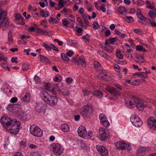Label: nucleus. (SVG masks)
<instances>
[{
    "label": "nucleus",
    "mask_w": 156,
    "mask_h": 156,
    "mask_svg": "<svg viewBox=\"0 0 156 156\" xmlns=\"http://www.w3.org/2000/svg\"><path fill=\"white\" fill-rule=\"evenodd\" d=\"M30 99V94L28 93H26L23 98V101L25 102H28L29 101Z\"/></svg>",
    "instance_id": "c85d7f7f"
},
{
    "label": "nucleus",
    "mask_w": 156,
    "mask_h": 156,
    "mask_svg": "<svg viewBox=\"0 0 156 156\" xmlns=\"http://www.w3.org/2000/svg\"><path fill=\"white\" fill-rule=\"evenodd\" d=\"M154 9L148 12V16L151 18L156 16V9L155 8Z\"/></svg>",
    "instance_id": "a878e982"
},
{
    "label": "nucleus",
    "mask_w": 156,
    "mask_h": 156,
    "mask_svg": "<svg viewBox=\"0 0 156 156\" xmlns=\"http://www.w3.org/2000/svg\"><path fill=\"white\" fill-rule=\"evenodd\" d=\"M130 121L133 125L136 127H140L143 124L142 121L138 116L135 114H133L130 117Z\"/></svg>",
    "instance_id": "423d86ee"
},
{
    "label": "nucleus",
    "mask_w": 156,
    "mask_h": 156,
    "mask_svg": "<svg viewBox=\"0 0 156 156\" xmlns=\"http://www.w3.org/2000/svg\"><path fill=\"white\" fill-rule=\"evenodd\" d=\"M51 49H52L53 50L57 51H58V50L57 48L55 47L54 45L52 44H51Z\"/></svg>",
    "instance_id": "69168bd1"
},
{
    "label": "nucleus",
    "mask_w": 156,
    "mask_h": 156,
    "mask_svg": "<svg viewBox=\"0 0 156 156\" xmlns=\"http://www.w3.org/2000/svg\"><path fill=\"white\" fill-rule=\"evenodd\" d=\"M61 56L62 60L65 61L67 62L69 60V58L66 54L62 53Z\"/></svg>",
    "instance_id": "f704fd0d"
},
{
    "label": "nucleus",
    "mask_w": 156,
    "mask_h": 156,
    "mask_svg": "<svg viewBox=\"0 0 156 156\" xmlns=\"http://www.w3.org/2000/svg\"><path fill=\"white\" fill-rule=\"evenodd\" d=\"M134 74L137 76L139 78H141V80L144 82L145 81V80L144 79L147 78L148 76L146 74H144V72L136 73H135Z\"/></svg>",
    "instance_id": "6ab92c4d"
},
{
    "label": "nucleus",
    "mask_w": 156,
    "mask_h": 156,
    "mask_svg": "<svg viewBox=\"0 0 156 156\" xmlns=\"http://www.w3.org/2000/svg\"><path fill=\"white\" fill-rule=\"evenodd\" d=\"M62 24L64 26L66 27L68 24V21L66 19H63L62 20Z\"/></svg>",
    "instance_id": "bf43d9fd"
},
{
    "label": "nucleus",
    "mask_w": 156,
    "mask_h": 156,
    "mask_svg": "<svg viewBox=\"0 0 156 156\" xmlns=\"http://www.w3.org/2000/svg\"><path fill=\"white\" fill-rule=\"evenodd\" d=\"M68 57H71L73 54V51L72 50H69L66 53Z\"/></svg>",
    "instance_id": "603ef678"
},
{
    "label": "nucleus",
    "mask_w": 156,
    "mask_h": 156,
    "mask_svg": "<svg viewBox=\"0 0 156 156\" xmlns=\"http://www.w3.org/2000/svg\"><path fill=\"white\" fill-rule=\"evenodd\" d=\"M73 80V79L70 77H67L66 80V82L69 84L71 83Z\"/></svg>",
    "instance_id": "052dcab7"
},
{
    "label": "nucleus",
    "mask_w": 156,
    "mask_h": 156,
    "mask_svg": "<svg viewBox=\"0 0 156 156\" xmlns=\"http://www.w3.org/2000/svg\"><path fill=\"white\" fill-rule=\"evenodd\" d=\"M116 55L117 57L120 59H122L123 56L122 55L120 52H118L116 54Z\"/></svg>",
    "instance_id": "680f3d73"
},
{
    "label": "nucleus",
    "mask_w": 156,
    "mask_h": 156,
    "mask_svg": "<svg viewBox=\"0 0 156 156\" xmlns=\"http://www.w3.org/2000/svg\"><path fill=\"white\" fill-rule=\"evenodd\" d=\"M62 78L61 76L57 75L55 77L54 79V80L55 82H59L61 81Z\"/></svg>",
    "instance_id": "49530a36"
},
{
    "label": "nucleus",
    "mask_w": 156,
    "mask_h": 156,
    "mask_svg": "<svg viewBox=\"0 0 156 156\" xmlns=\"http://www.w3.org/2000/svg\"><path fill=\"white\" fill-rule=\"evenodd\" d=\"M136 50L138 51H142L143 49V47L141 45H138L136 46Z\"/></svg>",
    "instance_id": "338daca9"
},
{
    "label": "nucleus",
    "mask_w": 156,
    "mask_h": 156,
    "mask_svg": "<svg viewBox=\"0 0 156 156\" xmlns=\"http://www.w3.org/2000/svg\"><path fill=\"white\" fill-rule=\"evenodd\" d=\"M136 15L139 19L144 17L141 11L139 9H137V13Z\"/></svg>",
    "instance_id": "ea45409f"
},
{
    "label": "nucleus",
    "mask_w": 156,
    "mask_h": 156,
    "mask_svg": "<svg viewBox=\"0 0 156 156\" xmlns=\"http://www.w3.org/2000/svg\"><path fill=\"white\" fill-rule=\"evenodd\" d=\"M135 107L140 111L143 110L144 107L143 102L138 97H136Z\"/></svg>",
    "instance_id": "4468645a"
},
{
    "label": "nucleus",
    "mask_w": 156,
    "mask_h": 156,
    "mask_svg": "<svg viewBox=\"0 0 156 156\" xmlns=\"http://www.w3.org/2000/svg\"><path fill=\"white\" fill-rule=\"evenodd\" d=\"M98 136L101 140L105 141L108 138V134L106 133L105 130L104 128L100 127L99 129L98 134Z\"/></svg>",
    "instance_id": "6e6552de"
},
{
    "label": "nucleus",
    "mask_w": 156,
    "mask_h": 156,
    "mask_svg": "<svg viewBox=\"0 0 156 156\" xmlns=\"http://www.w3.org/2000/svg\"><path fill=\"white\" fill-rule=\"evenodd\" d=\"M60 92L64 95H68L69 93V92L66 89H62L60 90Z\"/></svg>",
    "instance_id": "58836bf2"
},
{
    "label": "nucleus",
    "mask_w": 156,
    "mask_h": 156,
    "mask_svg": "<svg viewBox=\"0 0 156 156\" xmlns=\"http://www.w3.org/2000/svg\"><path fill=\"white\" fill-rule=\"evenodd\" d=\"M36 32L38 34H43L44 35H47L49 33V32L46 31V30H42L40 28L37 29Z\"/></svg>",
    "instance_id": "cd10ccee"
},
{
    "label": "nucleus",
    "mask_w": 156,
    "mask_h": 156,
    "mask_svg": "<svg viewBox=\"0 0 156 156\" xmlns=\"http://www.w3.org/2000/svg\"><path fill=\"white\" fill-rule=\"evenodd\" d=\"M146 20V18L144 16L142 18L139 19L138 22L144 24H145Z\"/></svg>",
    "instance_id": "8fccbe9b"
},
{
    "label": "nucleus",
    "mask_w": 156,
    "mask_h": 156,
    "mask_svg": "<svg viewBox=\"0 0 156 156\" xmlns=\"http://www.w3.org/2000/svg\"><path fill=\"white\" fill-rule=\"evenodd\" d=\"M134 31L135 32V33L136 34L141 35L142 34L141 31L140 30L138 29H135L134 30Z\"/></svg>",
    "instance_id": "e2e57ef3"
},
{
    "label": "nucleus",
    "mask_w": 156,
    "mask_h": 156,
    "mask_svg": "<svg viewBox=\"0 0 156 156\" xmlns=\"http://www.w3.org/2000/svg\"><path fill=\"white\" fill-rule=\"evenodd\" d=\"M148 126L153 130H156V120L153 118H150L147 121Z\"/></svg>",
    "instance_id": "f8f14e48"
},
{
    "label": "nucleus",
    "mask_w": 156,
    "mask_h": 156,
    "mask_svg": "<svg viewBox=\"0 0 156 156\" xmlns=\"http://www.w3.org/2000/svg\"><path fill=\"white\" fill-rule=\"evenodd\" d=\"M72 60L75 61L76 64L78 65L80 64L79 60L76 57H73Z\"/></svg>",
    "instance_id": "0e129e2a"
},
{
    "label": "nucleus",
    "mask_w": 156,
    "mask_h": 156,
    "mask_svg": "<svg viewBox=\"0 0 156 156\" xmlns=\"http://www.w3.org/2000/svg\"><path fill=\"white\" fill-rule=\"evenodd\" d=\"M7 13L0 9V29L2 27L3 30H5L8 28L9 22L6 17Z\"/></svg>",
    "instance_id": "f03ea898"
},
{
    "label": "nucleus",
    "mask_w": 156,
    "mask_h": 156,
    "mask_svg": "<svg viewBox=\"0 0 156 156\" xmlns=\"http://www.w3.org/2000/svg\"><path fill=\"white\" fill-rule=\"evenodd\" d=\"M44 87L49 90H51V88L52 87V85L50 83H46L44 85Z\"/></svg>",
    "instance_id": "79ce46f5"
},
{
    "label": "nucleus",
    "mask_w": 156,
    "mask_h": 156,
    "mask_svg": "<svg viewBox=\"0 0 156 156\" xmlns=\"http://www.w3.org/2000/svg\"><path fill=\"white\" fill-rule=\"evenodd\" d=\"M93 111V108L90 105H84L83 109L81 111L80 115L83 118L86 119L92 115Z\"/></svg>",
    "instance_id": "7ed1b4c3"
},
{
    "label": "nucleus",
    "mask_w": 156,
    "mask_h": 156,
    "mask_svg": "<svg viewBox=\"0 0 156 156\" xmlns=\"http://www.w3.org/2000/svg\"><path fill=\"white\" fill-rule=\"evenodd\" d=\"M126 144L124 142L122 141H119L116 144V147L119 149L123 150L126 148Z\"/></svg>",
    "instance_id": "a211bd4d"
},
{
    "label": "nucleus",
    "mask_w": 156,
    "mask_h": 156,
    "mask_svg": "<svg viewBox=\"0 0 156 156\" xmlns=\"http://www.w3.org/2000/svg\"><path fill=\"white\" fill-rule=\"evenodd\" d=\"M30 66L29 65L23 64L22 66V70L24 71L27 70L29 68Z\"/></svg>",
    "instance_id": "09e8293b"
},
{
    "label": "nucleus",
    "mask_w": 156,
    "mask_h": 156,
    "mask_svg": "<svg viewBox=\"0 0 156 156\" xmlns=\"http://www.w3.org/2000/svg\"><path fill=\"white\" fill-rule=\"evenodd\" d=\"M38 59L42 62H45L46 64L50 62V60L49 59L47 58L46 57L41 55H39Z\"/></svg>",
    "instance_id": "aec40b11"
},
{
    "label": "nucleus",
    "mask_w": 156,
    "mask_h": 156,
    "mask_svg": "<svg viewBox=\"0 0 156 156\" xmlns=\"http://www.w3.org/2000/svg\"><path fill=\"white\" fill-rule=\"evenodd\" d=\"M78 144L80 145L83 149H87V145L83 141L81 140H77Z\"/></svg>",
    "instance_id": "393cba45"
},
{
    "label": "nucleus",
    "mask_w": 156,
    "mask_h": 156,
    "mask_svg": "<svg viewBox=\"0 0 156 156\" xmlns=\"http://www.w3.org/2000/svg\"><path fill=\"white\" fill-rule=\"evenodd\" d=\"M140 82L139 79H137L132 81L131 84L138 86L140 84Z\"/></svg>",
    "instance_id": "a19ab883"
},
{
    "label": "nucleus",
    "mask_w": 156,
    "mask_h": 156,
    "mask_svg": "<svg viewBox=\"0 0 156 156\" xmlns=\"http://www.w3.org/2000/svg\"><path fill=\"white\" fill-rule=\"evenodd\" d=\"M125 20L128 23L132 22L133 21V19L132 16H126L125 18Z\"/></svg>",
    "instance_id": "a18cd8bd"
},
{
    "label": "nucleus",
    "mask_w": 156,
    "mask_h": 156,
    "mask_svg": "<svg viewBox=\"0 0 156 156\" xmlns=\"http://www.w3.org/2000/svg\"><path fill=\"white\" fill-rule=\"evenodd\" d=\"M67 15L69 16L68 17L69 19L71 21L74 22L75 21V19L74 17L72 15H69L68 14H67Z\"/></svg>",
    "instance_id": "5fc2aeb1"
},
{
    "label": "nucleus",
    "mask_w": 156,
    "mask_h": 156,
    "mask_svg": "<svg viewBox=\"0 0 156 156\" xmlns=\"http://www.w3.org/2000/svg\"><path fill=\"white\" fill-rule=\"evenodd\" d=\"M78 60H79L80 64H81L83 66L85 67L86 64L84 57L83 55L80 56Z\"/></svg>",
    "instance_id": "bb28decb"
},
{
    "label": "nucleus",
    "mask_w": 156,
    "mask_h": 156,
    "mask_svg": "<svg viewBox=\"0 0 156 156\" xmlns=\"http://www.w3.org/2000/svg\"><path fill=\"white\" fill-rule=\"evenodd\" d=\"M94 29H97L99 26L98 23V22H94L92 25Z\"/></svg>",
    "instance_id": "3c124183"
},
{
    "label": "nucleus",
    "mask_w": 156,
    "mask_h": 156,
    "mask_svg": "<svg viewBox=\"0 0 156 156\" xmlns=\"http://www.w3.org/2000/svg\"><path fill=\"white\" fill-rule=\"evenodd\" d=\"M1 66L4 69L7 68L8 71H10V69L9 67H8L7 62L6 61H4V62L1 64Z\"/></svg>",
    "instance_id": "4c0bfd02"
},
{
    "label": "nucleus",
    "mask_w": 156,
    "mask_h": 156,
    "mask_svg": "<svg viewBox=\"0 0 156 156\" xmlns=\"http://www.w3.org/2000/svg\"><path fill=\"white\" fill-rule=\"evenodd\" d=\"M16 105H10V104H9L7 107H6V109L8 110L9 111H12L13 109V108L14 107L16 106Z\"/></svg>",
    "instance_id": "c03bdc74"
},
{
    "label": "nucleus",
    "mask_w": 156,
    "mask_h": 156,
    "mask_svg": "<svg viewBox=\"0 0 156 156\" xmlns=\"http://www.w3.org/2000/svg\"><path fill=\"white\" fill-rule=\"evenodd\" d=\"M69 42L70 44L72 45H76L77 44V42L76 41L74 40L70 39L69 40Z\"/></svg>",
    "instance_id": "6e6d98bb"
},
{
    "label": "nucleus",
    "mask_w": 156,
    "mask_h": 156,
    "mask_svg": "<svg viewBox=\"0 0 156 156\" xmlns=\"http://www.w3.org/2000/svg\"><path fill=\"white\" fill-rule=\"evenodd\" d=\"M99 119L101 124L105 127H108L110 125V123L108 120L107 117L105 114H100L99 115Z\"/></svg>",
    "instance_id": "9d476101"
},
{
    "label": "nucleus",
    "mask_w": 156,
    "mask_h": 156,
    "mask_svg": "<svg viewBox=\"0 0 156 156\" xmlns=\"http://www.w3.org/2000/svg\"><path fill=\"white\" fill-rule=\"evenodd\" d=\"M3 126L12 134L16 135L19 131L21 122L19 121H13L10 118L3 116L0 119Z\"/></svg>",
    "instance_id": "f257e3e1"
},
{
    "label": "nucleus",
    "mask_w": 156,
    "mask_h": 156,
    "mask_svg": "<svg viewBox=\"0 0 156 156\" xmlns=\"http://www.w3.org/2000/svg\"><path fill=\"white\" fill-rule=\"evenodd\" d=\"M18 116L20 119L23 121H25L27 119V115L22 111H18L17 112Z\"/></svg>",
    "instance_id": "f3484780"
},
{
    "label": "nucleus",
    "mask_w": 156,
    "mask_h": 156,
    "mask_svg": "<svg viewBox=\"0 0 156 156\" xmlns=\"http://www.w3.org/2000/svg\"><path fill=\"white\" fill-rule=\"evenodd\" d=\"M15 18L17 20H20L21 22H16V23L19 25H24L25 23L23 22V18L21 17V16L20 14L17 15L15 16Z\"/></svg>",
    "instance_id": "4be33fe9"
},
{
    "label": "nucleus",
    "mask_w": 156,
    "mask_h": 156,
    "mask_svg": "<svg viewBox=\"0 0 156 156\" xmlns=\"http://www.w3.org/2000/svg\"><path fill=\"white\" fill-rule=\"evenodd\" d=\"M77 132L79 135L86 139H90L91 138V133H88L84 126H81L78 129Z\"/></svg>",
    "instance_id": "20e7f679"
},
{
    "label": "nucleus",
    "mask_w": 156,
    "mask_h": 156,
    "mask_svg": "<svg viewBox=\"0 0 156 156\" xmlns=\"http://www.w3.org/2000/svg\"><path fill=\"white\" fill-rule=\"evenodd\" d=\"M82 39H85L88 41H90V35L87 34L85 36H82Z\"/></svg>",
    "instance_id": "864d4df0"
},
{
    "label": "nucleus",
    "mask_w": 156,
    "mask_h": 156,
    "mask_svg": "<svg viewBox=\"0 0 156 156\" xmlns=\"http://www.w3.org/2000/svg\"><path fill=\"white\" fill-rule=\"evenodd\" d=\"M43 105L41 103H39L37 104L35 108L36 111L39 112H41L43 110Z\"/></svg>",
    "instance_id": "b1692460"
},
{
    "label": "nucleus",
    "mask_w": 156,
    "mask_h": 156,
    "mask_svg": "<svg viewBox=\"0 0 156 156\" xmlns=\"http://www.w3.org/2000/svg\"><path fill=\"white\" fill-rule=\"evenodd\" d=\"M93 94L95 96L101 97L102 96L103 93L100 90H96L94 91Z\"/></svg>",
    "instance_id": "72a5a7b5"
},
{
    "label": "nucleus",
    "mask_w": 156,
    "mask_h": 156,
    "mask_svg": "<svg viewBox=\"0 0 156 156\" xmlns=\"http://www.w3.org/2000/svg\"><path fill=\"white\" fill-rule=\"evenodd\" d=\"M7 58L5 57L2 54H0V60L5 61L7 60Z\"/></svg>",
    "instance_id": "13d9d810"
},
{
    "label": "nucleus",
    "mask_w": 156,
    "mask_h": 156,
    "mask_svg": "<svg viewBox=\"0 0 156 156\" xmlns=\"http://www.w3.org/2000/svg\"><path fill=\"white\" fill-rule=\"evenodd\" d=\"M97 149L101 156H108V152L106 148L103 146H97Z\"/></svg>",
    "instance_id": "9b49d317"
},
{
    "label": "nucleus",
    "mask_w": 156,
    "mask_h": 156,
    "mask_svg": "<svg viewBox=\"0 0 156 156\" xmlns=\"http://www.w3.org/2000/svg\"><path fill=\"white\" fill-rule=\"evenodd\" d=\"M94 65L95 68L98 69L100 70H102V68L101 64L97 61H94Z\"/></svg>",
    "instance_id": "c756f323"
},
{
    "label": "nucleus",
    "mask_w": 156,
    "mask_h": 156,
    "mask_svg": "<svg viewBox=\"0 0 156 156\" xmlns=\"http://www.w3.org/2000/svg\"><path fill=\"white\" fill-rule=\"evenodd\" d=\"M146 4L147 5V7L151 9H152L154 8L151 5V3L149 1H146Z\"/></svg>",
    "instance_id": "de8ad7c7"
},
{
    "label": "nucleus",
    "mask_w": 156,
    "mask_h": 156,
    "mask_svg": "<svg viewBox=\"0 0 156 156\" xmlns=\"http://www.w3.org/2000/svg\"><path fill=\"white\" fill-rule=\"evenodd\" d=\"M30 132L32 134L37 137H41L43 135L42 131L37 126H31Z\"/></svg>",
    "instance_id": "39448f33"
},
{
    "label": "nucleus",
    "mask_w": 156,
    "mask_h": 156,
    "mask_svg": "<svg viewBox=\"0 0 156 156\" xmlns=\"http://www.w3.org/2000/svg\"><path fill=\"white\" fill-rule=\"evenodd\" d=\"M102 77L103 79L105 80L109 81L112 80L111 77L108 76L106 73L103 74Z\"/></svg>",
    "instance_id": "e433bc0d"
},
{
    "label": "nucleus",
    "mask_w": 156,
    "mask_h": 156,
    "mask_svg": "<svg viewBox=\"0 0 156 156\" xmlns=\"http://www.w3.org/2000/svg\"><path fill=\"white\" fill-rule=\"evenodd\" d=\"M131 97L132 99L125 101V104L129 108H133L135 107L136 97L133 95H132Z\"/></svg>",
    "instance_id": "1a4fd4ad"
},
{
    "label": "nucleus",
    "mask_w": 156,
    "mask_h": 156,
    "mask_svg": "<svg viewBox=\"0 0 156 156\" xmlns=\"http://www.w3.org/2000/svg\"><path fill=\"white\" fill-rule=\"evenodd\" d=\"M118 11L121 14H125L126 13L125 8L122 6H120L118 9Z\"/></svg>",
    "instance_id": "473e14b6"
},
{
    "label": "nucleus",
    "mask_w": 156,
    "mask_h": 156,
    "mask_svg": "<svg viewBox=\"0 0 156 156\" xmlns=\"http://www.w3.org/2000/svg\"><path fill=\"white\" fill-rule=\"evenodd\" d=\"M17 100L18 98H17L14 97L11 98L10 101L12 103H15L17 101Z\"/></svg>",
    "instance_id": "774afa93"
},
{
    "label": "nucleus",
    "mask_w": 156,
    "mask_h": 156,
    "mask_svg": "<svg viewBox=\"0 0 156 156\" xmlns=\"http://www.w3.org/2000/svg\"><path fill=\"white\" fill-rule=\"evenodd\" d=\"M134 60L137 62L141 63L144 62V59L143 57L140 55H136L134 58Z\"/></svg>",
    "instance_id": "5701e85b"
},
{
    "label": "nucleus",
    "mask_w": 156,
    "mask_h": 156,
    "mask_svg": "<svg viewBox=\"0 0 156 156\" xmlns=\"http://www.w3.org/2000/svg\"><path fill=\"white\" fill-rule=\"evenodd\" d=\"M50 95L47 91H43L41 92V97L43 100L47 103L48 102V100L51 97Z\"/></svg>",
    "instance_id": "dca6fc26"
},
{
    "label": "nucleus",
    "mask_w": 156,
    "mask_h": 156,
    "mask_svg": "<svg viewBox=\"0 0 156 156\" xmlns=\"http://www.w3.org/2000/svg\"><path fill=\"white\" fill-rule=\"evenodd\" d=\"M62 130L64 132H68L69 131V127L67 124H63L61 126Z\"/></svg>",
    "instance_id": "2f4dec72"
},
{
    "label": "nucleus",
    "mask_w": 156,
    "mask_h": 156,
    "mask_svg": "<svg viewBox=\"0 0 156 156\" xmlns=\"http://www.w3.org/2000/svg\"><path fill=\"white\" fill-rule=\"evenodd\" d=\"M66 3V2L63 0H58V5L59 7L61 8L63 7Z\"/></svg>",
    "instance_id": "37998d69"
},
{
    "label": "nucleus",
    "mask_w": 156,
    "mask_h": 156,
    "mask_svg": "<svg viewBox=\"0 0 156 156\" xmlns=\"http://www.w3.org/2000/svg\"><path fill=\"white\" fill-rule=\"evenodd\" d=\"M106 90L109 93L115 96H119L120 94L119 90H116L115 88L113 87H107L106 88Z\"/></svg>",
    "instance_id": "ddd939ff"
},
{
    "label": "nucleus",
    "mask_w": 156,
    "mask_h": 156,
    "mask_svg": "<svg viewBox=\"0 0 156 156\" xmlns=\"http://www.w3.org/2000/svg\"><path fill=\"white\" fill-rule=\"evenodd\" d=\"M146 152V149L144 148L139 149L137 151V156H144Z\"/></svg>",
    "instance_id": "412c9836"
},
{
    "label": "nucleus",
    "mask_w": 156,
    "mask_h": 156,
    "mask_svg": "<svg viewBox=\"0 0 156 156\" xmlns=\"http://www.w3.org/2000/svg\"><path fill=\"white\" fill-rule=\"evenodd\" d=\"M48 102H47V103L51 106L56 105L58 102V99L56 96H51L48 100Z\"/></svg>",
    "instance_id": "2eb2a0df"
},
{
    "label": "nucleus",
    "mask_w": 156,
    "mask_h": 156,
    "mask_svg": "<svg viewBox=\"0 0 156 156\" xmlns=\"http://www.w3.org/2000/svg\"><path fill=\"white\" fill-rule=\"evenodd\" d=\"M59 19L57 18V19L53 18L52 17H50L49 18L48 21L50 23H58Z\"/></svg>",
    "instance_id": "c9c22d12"
},
{
    "label": "nucleus",
    "mask_w": 156,
    "mask_h": 156,
    "mask_svg": "<svg viewBox=\"0 0 156 156\" xmlns=\"http://www.w3.org/2000/svg\"><path fill=\"white\" fill-rule=\"evenodd\" d=\"M40 14L43 17H46L49 16V12L47 11L41 10L40 12Z\"/></svg>",
    "instance_id": "7c9ffc66"
},
{
    "label": "nucleus",
    "mask_w": 156,
    "mask_h": 156,
    "mask_svg": "<svg viewBox=\"0 0 156 156\" xmlns=\"http://www.w3.org/2000/svg\"><path fill=\"white\" fill-rule=\"evenodd\" d=\"M53 152L56 156H59L63 153L64 148L58 143L52 144Z\"/></svg>",
    "instance_id": "0eeeda50"
},
{
    "label": "nucleus",
    "mask_w": 156,
    "mask_h": 156,
    "mask_svg": "<svg viewBox=\"0 0 156 156\" xmlns=\"http://www.w3.org/2000/svg\"><path fill=\"white\" fill-rule=\"evenodd\" d=\"M109 42L110 43H112L114 42L116 40V39L115 37H110L108 39Z\"/></svg>",
    "instance_id": "4d7b16f0"
}]
</instances>
